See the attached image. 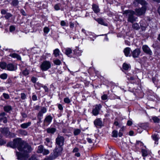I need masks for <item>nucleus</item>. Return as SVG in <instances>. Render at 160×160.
I'll list each match as a JSON object with an SVG mask.
<instances>
[{"instance_id":"nucleus-2","label":"nucleus","mask_w":160,"mask_h":160,"mask_svg":"<svg viewBox=\"0 0 160 160\" xmlns=\"http://www.w3.org/2000/svg\"><path fill=\"white\" fill-rule=\"evenodd\" d=\"M24 142L20 138L14 139L13 141L10 142L9 144L10 146L13 148H17L19 151L22 150L21 147Z\"/></svg>"},{"instance_id":"nucleus-33","label":"nucleus","mask_w":160,"mask_h":160,"mask_svg":"<svg viewBox=\"0 0 160 160\" xmlns=\"http://www.w3.org/2000/svg\"><path fill=\"white\" fill-rule=\"evenodd\" d=\"M7 65L6 63L5 62H0V67L2 69H5L7 68Z\"/></svg>"},{"instance_id":"nucleus-41","label":"nucleus","mask_w":160,"mask_h":160,"mask_svg":"<svg viewBox=\"0 0 160 160\" xmlns=\"http://www.w3.org/2000/svg\"><path fill=\"white\" fill-rule=\"evenodd\" d=\"M12 15L10 13L8 12L4 16V18L7 19H9L11 17Z\"/></svg>"},{"instance_id":"nucleus-21","label":"nucleus","mask_w":160,"mask_h":160,"mask_svg":"<svg viewBox=\"0 0 160 160\" xmlns=\"http://www.w3.org/2000/svg\"><path fill=\"white\" fill-rule=\"evenodd\" d=\"M48 133L51 134L54 133L56 131V129L53 128H50L47 129Z\"/></svg>"},{"instance_id":"nucleus-45","label":"nucleus","mask_w":160,"mask_h":160,"mask_svg":"<svg viewBox=\"0 0 160 160\" xmlns=\"http://www.w3.org/2000/svg\"><path fill=\"white\" fill-rule=\"evenodd\" d=\"M22 73L23 75L27 76L29 74V71L27 69H26L22 71Z\"/></svg>"},{"instance_id":"nucleus-3","label":"nucleus","mask_w":160,"mask_h":160,"mask_svg":"<svg viewBox=\"0 0 160 160\" xmlns=\"http://www.w3.org/2000/svg\"><path fill=\"white\" fill-rule=\"evenodd\" d=\"M135 12L134 11L127 10L124 11L123 14H125L127 18V21L128 22L133 23L136 21L137 18L134 16Z\"/></svg>"},{"instance_id":"nucleus-10","label":"nucleus","mask_w":160,"mask_h":160,"mask_svg":"<svg viewBox=\"0 0 160 160\" xmlns=\"http://www.w3.org/2000/svg\"><path fill=\"white\" fill-rule=\"evenodd\" d=\"M52 119V116L50 115L46 116L44 120L43 123L44 125H48L51 122Z\"/></svg>"},{"instance_id":"nucleus-5","label":"nucleus","mask_w":160,"mask_h":160,"mask_svg":"<svg viewBox=\"0 0 160 160\" xmlns=\"http://www.w3.org/2000/svg\"><path fill=\"white\" fill-rule=\"evenodd\" d=\"M51 66V62L45 60L41 63L40 65V68L42 71H45L50 68Z\"/></svg>"},{"instance_id":"nucleus-20","label":"nucleus","mask_w":160,"mask_h":160,"mask_svg":"<svg viewBox=\"0 0 160 160\" xmlns=\"http://www.w3.org/2000/svg\"><path fill=\"white\" fill-rule=\"evenodd\" d=\"M95 19L100 24L106 26L107 25V24L106 23L104 20L101 18H97Z\"/></svg>"},{"instance_id":"nucleus-14","label":"nucleus","mask_w":160,"mask_h":160,"mask_svg":"<svg viewBox=\"0 0 160 160\" xmlns=\"http://www.w3.org/2000/svg\"><path fill=\"white\" fill-rule=\"evenodd\" d=\"M1 131L2 134L6 136H8L10 134V132L9 131L8 129L7 128L1 129Z\"/></svg>"},{"instance_id":"nucleus-59","label":"nucleus","mask_w":160,"mask_h":160,"mask_svg":"<svg viewBox=\"0 0 160 160\" xmlns=\"http://www.w3.org/2000/svg\"><path fill=\"white\" fill-rule=\"evenodd\" d=\"M79 149L77 148H75L73 150L72 152L74 153H77L78 152Z\"/></svg>"},{"instance_id":"nucleus-36","label":"nucleus","mask_w":160,"mask_h":160,"mask_svg":"<svg viewBox=\"0 0 160 160\" xmlns=\"http://www.w3.org/2000/svg\"><path fill=\"white\" fill-rule=\"evenodd\" d=\"M61 4L60 3H58L55 5L54 8L56 10L58 11L61 9Z\"/></svg>"},{"instance_id":"nucleus-50","label":"nucleus","mask_w":160,"mask_h":160,"mask_svg":"<svg viewBox=\"0 0 160 160\" xmlns=\"http://www.w3.org/2000/svg\"><path fill=\"white\" fill-rule=\"evenodd\" d=\"M2 95L6 99H8L10 98V97L8 94L4 93H3Z\"/></svg>"},{"instance_id":"nucleus-49","label":"nucleus","mask_w":160,"mask_h":160,"mask_svg":"<svg viewBox=\"0 0 160 160\" xmlns=\"http://www.w3.org/2000/svg\"><path fill=\"white\" fill-rule=\"evenodd\" d=\"M38 80V78L35 77H32L31 78V81L33 83H35Z\"/></svg>"},{"instance_id":"nucleus-37","label":"nucleus","mask_w":160,"mask_h":160,"mask_svg":"<svg viewBox=\"0 0 160 160\" xmlns=\"http://www.w3.org/2000/svg\"><path fill=\"white\" fill-rule=\"evenodd\" d=\"M11 107L10 106H5L4 108V111L7 112L11 110Z\"/></svg>"},{"instance_id":"nucleus-26","label":"nucleus","mask_w":160,"mask_h":160,"mask_svg":"<svg viewBox=\"0 0 160 160\" xmlns=\"http://www.w3.org/2000/svg\"><path fill=\"white\" fill-rule=\"evenodd\" d=\"M46 141L45 142V144L50 147H51V144L52 143V142L51 141L50 139L48 138H47L45 139Z\"/></svg>"},{"instance_id":"nucleus-52","label":"nucleus","mask_w":160,"mask_h":160,"mask_svg":"<svg viewBox=\"0 0 160 160\" xmlns=\"http://www.w3.org/2000/svg\"><path fill=\"white\" fill-rule=\"evenodd\" d=\"M15 29V28L13 26H11L9 28V31L10 32H12L14 31Z\"/></svg>"},{"instance_id":"nucleus-34","label":"nucleus","mask_w":160,"mask_h":160,"mask_svg":"<svg viewBox=\"0 0 160 160\" xmlns=\"http://www.w3.org/2000/svg\"><path fill=\"white\" fill-rule=\"evenodd\" d=\"M72 50L70 48H67L65 50V53L68 56L72 53Z\"/></svg>"},{"instance_id":"nucleus-30","label":"nucleus","mask_w":160,"mask_h":160,"mask_svg":"<svg viewBox=\"0 0 160 160\" xmlns=\"http://www.w3.org/2000/svg\"><path fill=\"white\" fill-rule=\"evenodd\" d=\"M142 156L143 157V159H145V157L147 156L148 155V152L147 150L145 149H142Z\"/></svg>"},{"instance_id":"nucleus-32","label":"nucleus","mask_w":160,"mask_h":160,"mask_svg":"<svg viewBox=\"0 0 160 160\" xmlns=\"http://www.w3.org/2000/svg\"><path fill=\"white\" fill-rule=\"evenodd\" d=\"M74 53L77 56H80L81 55L82 51V50H79L78 49H75L74 51Z\"/></svg>"},{"instance_id":"nucleus-55","label":"nucleus","mask_w":160,"mask_h":160,"mask_svg":"<svg viewBox=\"0 0 160 160\" xmlns=\"http://www.w3.org/2000/svg\"><path fill=\"white\" fill-rule=\"evenodd\" d=\"M20 132L24 135H26L27 134V132L24 130H20Z\"/></svg>"},{"instance_id":"nucleus-57","label":"nucleus","mask_w":160,"mask_h":160,"mask_svg":"<svg viewBox=\"0 0 160 160\" xmlns=\"http://www.w3.org/2000/svg\"><path fill=\"white\" fill-rule=\"evenodd\" d=\"M6 142L2 139L0 140V145H2L6 143Z\"/></svg>"},{"instance_id":"nucleus-35","label":"nucleus","mask_w":160,"mask_h":160,"mask_svg":"<svg viewBox=\"0 0 160 160\" xmlns=\"http://www.w3.org/2000/svg\"><path fill=\"white\" fill-rule=\"evenodd\" d=\"M18 3L19 1L18 0H13L11 4L13 6H16L18 5Z\"/></svg>"},{"instance_id":"nucleus-18","label":"nucleus","mask_w":160,"mask_h":160,"mask_svg":"<svg viewBox=\"0 0 160 160\" xmlns=\"http://www.w3.org/2000/svg\"><path fill=\"white\" fill-rule=\"evenodd\" d=\"M92 8L94 12L95 13H97L100 11V9L99 8L98 6L95 4H93L92 5Z\"/></svg>"},{"instance_id":"nucleus-1","label":"nucleus","mask_w":160,"mask_h":160,"mask_svg":"<svg viewBox=\"0 0 160 160\" xmlns=\"http://www.w3.org/2000/svg\"><path fill=\"white\" fill-rule=\"evenodd\" d=\"M21 148L22 150L20 151L21 152V153L17 152L16 155L18 158L21 160H26L29 157L28 153L32 151V148L30 146L25 142Z\"/></svg>"},{"instance_id":"nucleus-44","label":"nucleus","mask_w":160,"mask_h":160,"mask_svg":"<svg viewBox=\"0 0 160 160\" xmlns=\"http://www.w3.org/2000/svg\"><path fill=\"white\" fill-rule=\"evenodd\" d=\"M112 137L116 138L118 137V131L116 130H114L112 132Z\"/></svg>"},{"instance_id":"nucleus-38","label":"nucleus","mask_w":160,"mask_h":160,"mask_svg":"<svg viewBox=\"0 0 160 160\" xmlns=\"http://www.w3.org/2000/svg\"><path fill=\"white\" fill-rule=\"evenodd\" d=\"M81 131L79 129H75L74 131V134L75 135H77L81 132Z\"/></svg>"},{"instance_id":"nucleus-42","label":"nucleus","mask_w":160,"mask_h":160,"mask_svg":"<svg viewBox=\"0 0 160 160\" xmlns=\"http://www.w3.org/2000/svg\"><path fill=\"white\" fill-rule=\"evenodd\" d=\"M8 77V75L6 73H3L0 75V78L3 79H6Z\"/></svg>"},{"instance_id":"nucleus-19","label":"nucleus","mask_w":160,"mask_h":160,"mask_svg":"<svg viewBox=\"0 0 160 160\" xmlns=\"http://www.w3.org/2000/svg\"><path fill=\"white\" fill-rule=\"evenodd\" d=\"M160 117H157L156 116H153L152 117V119L153 120V122L154 123H158L160 122Z\"/></svg>"},{"instance_id":"nucleus-61","label":"nucleus","mask_w":160,"mask_h":160,"mask_svg":"<svg viewBox=\"0 0 160 160\" xmlns=\"http://www.w3.org/2000/svg\"><path fill=\"white\" fill-rule=\"evenodd\" d=\"M74 24L73 23L71 22H70V27L71 28H73L74 27Z\"/></svg>"},{"instance_id":"nucleus-4","label":"nucleus","mask_w":160,"mask_h":160,"mask_svg":"<svg viewBox=\"0 0 160 160\" xmlns=\"http://www.w3.org/2000/svg\"><path fill=\"white\" fill-rule=\"evenodd\" d=\"M62 148L61 147L56 146L53 150V152L51 153L49 156L48 159L49 160H52L55 159L61 153Z\"/></svg>"},{"instance_id":"nucleus-11","label":"nucleus","mask_w":160,"mask_h":160,"mask_svg":"<svg viewBox=\"0 0 160 160\" xmlns=\"http://www.w3.org/2000/svg\"><path fill=\"white\" fill-rule=\"evenodd\" d=\"M141 53L140 49L137 48L132 52V56L133 58H137Z\"/></svg>"},{"instance_id":"nucleus-25","label":"nucleus","mask_w":160,"mask_h":160,"mask_svg":"<svg viewBox=\"0 0 160 160\" xmlns=\"http://www.w3.org/2000/svg\"><path fill=\"white\" fill-rule=\"evenodd\" d=\"M44 147L43 145H41L38 147L37 152L38 153H42L44 149Z\"/></svg>"},{"instance_id":"nucleus-39","label":"nucleus","mask_w":160,"mask_h":160,"mask_svg":"<svg viewBox=\"0 0 160 160\" xmlns=\"http://www.w3.org/2000/svg\"><path fill=\"white\" fill-rule=\"evenodd\" d=\"M132 27L133 28L136 30H138L139 28V25L137 23H135L133 24L132 25Z\"/></svg>"},{"instance_id":"nucleus-43","label":"nucleus","mask_w":160,"mask_h":160,"mask_svg":"<svg viewBox=\"0 0 160 160\" xmlns=\"http://www.w3.org/2000/svg\"><path fill=\"white\" fill-rule=\"evenodd\" d=\"M44 155L48 154L49 153V151L48 150L44 148L43 152L42 153Z\"/></svg>"},{"instance_id":"nucleus-47","label":"nucleus","mask_w":160,"mask_h":160,"mask_svg":"<svg viewBox=\"0 0 160 160\" xmlns=\"http://www.w3.org/2000/svg\"><path fill=\"white\" fill-rule=\"evenodd\" d=\"M50 31L49 29L47 27H45L43 29L44 32L47 34Z\"/></svg>"},{"instance_id":"nucleus-8","label":"nucleus","mask_w":160,"mask_h":160,"mask_svg":"<svg viewBox=\"0 0 160 160\" xmlns=\"http://www.w3.org/2000/svg\"><path fill=\"white\" fill-rule=\"evenodd\" d=\"M102 106L100 104H97L94 106L92 111V113L93 115L96 116L98 114Z\"/></svg>"},{"instance_id":"nucleus-27","label":"nucleus","mask_w":160,"mask_h":160,"mask_svg":"<svg viewBox=\"0 0 160 160\" xmlns=\"http://www.w3.org/2000/svg\"><path fill=\"white\" fill-rule=\"evenodd\" d=\"M152 138L155 141V144H158V136L156 134L153 135L152 136Z\"/></svg>"},{"instance_id":"nucleus-15","label":"nucleus","mask_w":160,"mask_h":160,"mask_svg":"<svg viewBox=\"0 0 160 160\" xmlns=\"http://www.w3.org/2000/svg\"><path fill=\"white\" fill-rule=\"evenodd\" d=\"M94 125L96 126H102V122L100 118H97L94 122Z\"/></svg>"},{"instance_id":"nucleus-62","label":"nucleus","mask_w":160,"mask_h":160,"mask_svg":"<svg viewBox=\"0 0 160 160\" xmlns=\"http://www.w3.org/2000/svg\"><path fill=\"white\" fill-rule=\"evenodd\" d=\"M132 124V122L130 120L128 121L127 123V125L128 126H131Z\"/></svg>"},{"instance_id":"nucleus-64","label":"nucleus","mask_w":160,"mask_h":160,"mask_svg":"<svg viewBox=\"0 0 160 160\" xmlns=\"http://www.w3.org/2000/svg\"><path fill=\"white\" fill-rule=\"evenodd\" d=\"M42 117H40V116H37V118H38V119L39 120V122H42Z\"/></svg>"},{"instance_id":"nucleus-56","label":"nucleus","mask_w":160,"mask_h":160,"mask_svg":"<svg viewBox=\"0 0 160 160\" xmlns=\"http://www.w3.org/2000/svg\"><path fill=\"white\" fill-rule=\"evenodd\" d=\"M60 24L62 26H65L66 25V23L64 21H62L61 22Z\"/></svg>"},{"instance_id":"nucleus-12","label":"nucleus","mask_w":160,"mask_h":160,"mask_svg":"<svg viewBox=\"0 0 160 160\" xmlns=\"http://www.w3.org/2000/svg\"><path fill=\"white\" fill-rule=\"evenodd\" d=\"M142 49L144 52L150 55L152 54V52L147 45H143L142 47Z\"/></svg>"},{"instance_id":"nucleus-24","label":"nucleus","mask_w":160,"mask_h":160,"mask_svg":"<svg viewBox=\"0 0 160 160\" xmlns=\"http://www.w3.org/2000/svg\"><path fill=\"white\" fill-rule=\"evenodd\" d=\"M122 68L124 70H128L129 68H131V66L129 64L124 63L122 65Z\"/></svg>"},{"instance_id":"nucleus-60","label":"nucleus","mask_w":160,"mask_h":160,"mask_svg":"<svg viewBox=\"0 0 160 160\" xmlns=\"http://www.w3.org/2000/svg\"><path fill=\"white\" fill-rule=\"evenodd\" d=\"M32 98L33 101H36L37 99V96L35 95H33Z\"/></svg>"},{"instance_id":"nucleus-31","label":"nucleus","mask_w":160,"mask_h":160,"mask_svg":"<svg viewBox=\"0 0 160 160\" xmlns=\"http://www.w3.org/2000/svg\"><path fill=\"white\" fill-rule=\"evenodd\" d=\"M82 32L84 33L86 36H90L88 37V39L89 38L91 39L92 37L90 36L91 35L92 33L89 32H86L85 30L84 29H82Z\"/></svg>"},{"instance_id":"nucleus-28","label":"nucleus","mask_w":160,"mask_h":160,"mask_svg":"<svg viewBox=\"0 0 160 160\" xmlns=\"http://www.w3.org/2000/svg\"><path fill=\"white\" fill-rule=\"evenodd\" d=\"M136 2L144 6L147 4V3L145 0H136Z\"/></svg>"},{"instance_id":"nucleus-54","label":"nucleus","mask_w":160,"mask_h":160,"mask_svg":"<svg viewBox=\"0 0 160 160\" xmlns=\"http://www.w3.org/2000/svg\"><path fill=\"white\" fill-rule=\"evenodd\" d=\"M114 124L116 126H118V127L121 126V124L119 123L118 121H115L114 122Z\"/></svg>"},{"instance_id":"nucleus-48","label":"nucleus","mask_w":160,"mask_h":160,"mask_svg":"<svg viewBox=\"0 0 160 160\" xmlns=\"http://www.w3.org/2000/svg\"><path fill=\"white\" fill-rule=\"evenodd\" d=\"M64 102L67 103H69L71 101L68 98H66L64 99Z\"/></svg>"},{"instance_id":"nucleus-6","label":"nucleus","mask_w":160,"mask_h":160,"mask_svg":"<svg viewBox=\"0 0 160 160\" xmlns=\"http://www.w3.org/2000/svg\"><path fill=\"white\" fill-rule=\"evenodd\" d=\"M147 8L145 6H142L141 8H136L135 11L136 15L138 16L144 15L146 12Z\"/></svg>"},{"instance_id":"nucleus-13","label":"nucleus","mask_w":160,"mask_h":160,"mask_svg":"<svg viewBox=\"0 0 160 160\" xmlns=\"http://www.w3.org/2000/svg\"><path fill=\"white\" fill-rule=\"evenodd\" d=\"M47 112V109L45 107H42L41 108L40 111L38 114L37 116L40 117H43V114Z\"/></svg>"},{"instance_id":"nucleus-58","label":"nucleus","mask_w":160,"mask_h":160,"mask_svg":"<svg viewBox=\"0 0 160 160\" xmlns=\"http://www.w3.org/2000/svg\"><path fill=\"white\" fill-rule=\"evenodd\" d=\"M58 107L59 109L61 110H63V108L62 105L60 104H58Z\"/></svg>"},{"instance_id":"nucleus-16","label":"nucleus","mask_w":160,"mask_h":160,"mask_svg":"<svg viewBox=\"0 0 160 160\" xmlns=\"http://www.w3.org/2000/svg\"><path fill=\"white\" fill-rule=\"evenodd\" d=\"M131 49L130 48L127 47L125 48L123 51L126 57H130L131 55L130 54Z\"/></svg>"},{"instance_id":"nucleus-17","label":"nucleus","mask_w":160,"mask_h":160,"mask_svg":"<svg viewBox=\"0 0 160 160\" xmlns=\"http://www.w3.org/2000/svg\"><path fill=\"white\" fill-rule=\"evenodd\" d=\"M5 113L4 112H2L0 114V116L1 117V118H0V121L1 120H3L4 123H6L7 122L6 118L5 117Z\"/></svg>"},{"instance_id":"nucleus-53","label":"nucleus","mask_w":160,"mask_h":160,"mask_svg":"<svg viewBox=\"0 0 160 160\" xmlns=\"http://www.w3.org/2000/svg\"><path fill=\"white\" fill-rule=\"evenodd\" d=\"M8 11V10H5V9H2V10H1V13L2 14H3V15H6V13H7V11Z\"/></svg>"},{"instance_id":"nucleus-46","label":"nucleus","mask_w":160,"mask_h":160,"mask_svg":"<svg viewBox=\"0 0 160 160\" xmlns=\"http://www.w3.org/2000/svg\"><path fill=\"white\" fill-rule=\"evenodd\" d=\"M21 98L22 100H24L27 98V95L25 93H22L21 94Z\"/></svg>"},{"instance_id":"nucleus-63","label":"nucleus","mask_w":160,"mask_h":160,"mask_svg":"<svg viewBox=\"0 0 160 160\" xmlns=\"http://www.w3.org/2000/svg\"><path fill=\"white\" fill-rule=\"evenodd\" d=\"M42 87L44 88L45 91L46 92H48V87L46 86H43Z\"/></svg>"},{"instance_id":"nucleus-51","label":"nucleus","mask_w":160,"mask_h":160,"mask_svg":"<svg viewBox=\"0 0 160 160\" xmlns=\"http://www.w3.org/2000/svg\"><path fill=\"white\" fill-rule=\"evenodd\" d=\"M108 98V96L106 94H104L101 97V98L103 100H106Z\"/></svg>"},{"instance_id":"nucleus-7","label":"nucleus","mask_w":160,"mask_h":160,"mask_svg":"<svg viewBox=\"0 0 160 160\" xmlns=\"http://www.w3.org/2000/svg\"><path fill=\"white\" fill-rule=\"evenodd\" d=\"M64 141V139L63 137L60 136H58L56 139V143L58 146L62 147Z\"/></svg>"},{"instance_id":"nucleus-9","label":"nucleus","mask_w":160,"mask_h":160,"mask_svg":"<svg viewBox=\"0 0 160 160\" xmlns=\"http://www.w3.org/2000/svg\"><path fill=\"white\" fill-rule=\"evenodd\" d=\"M17 69L16 65L12 63H9L7 65V69L10 71H15Z\"/></svg>"},{"instance_id":"nucleus-23","label":"nucleus","mask_w":160,"mask_h":160,"mask_svg":"<svg viewBox=\"0 0 160 160\" xmlns=\"http://www.w3.org/2000/svg\"><path fill=\"white\" fill-rule=\"evenodd\" d=\"M9 56L13 58H16L18 60H21V59L20 56L15 53L10 54Z\"/></svg>"},{"instance_id":"nucleus-29","label":"nucleus","mask_w":160,"mask_h":160,"mask_svg":"<svg viewBox=\"0 0 160 160\" xmlns=\"http://www.w3.org/2000/svg\"><path fill=\"white\" fill-rule=\"evenodd\" d=\"M60 51L58 49H56L53 51V54L54 55V57H57L59 56V55L60 53Z\"/></svg>"},{"instance_id":"nucleus-22","label":"nucleus","mask_w":160,"mask_h":160,"mask_svg":"<svg viewBox=\"0 0 160 160\" xmlns=\"http://www.w3.org/2000/svg\"><path fill=\"white\" fill-rule=\"evenodd\" d=\"M31 124V122H28L27 123H25L21 124L20 125L21 127L22 128H26Z\"/></svg>"},{"instance_id":"nucleus-40","label":"nucleus","mask_w":160,"mask_h":160,"mask_svg":"<svg viewBox=\"0 0 160 160\" xmlns=\"http://www.w3.org/2000/svg\"><path fill=\"white\" fill-rule=\"evenodd\" d=\"M53 62L54 64L57 65H59L61 64V61L58 59H57L53 61Z\"/></svg>"}]
</instances>
